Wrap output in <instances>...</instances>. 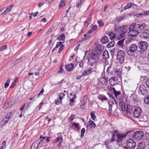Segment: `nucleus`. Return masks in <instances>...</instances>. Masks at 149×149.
Instances as JSON below:
<instances>
[{
    "mask_svg": "<svg viewBox=\"0 0 149 149\" xmlns=\"http://www.w3.org/2000/svg\"><path fill=\"white\" fill-rule=\"evenodd\" d=\"M139 91L142 95H146L147 93L146 86L143 85H140Z\"/></svg>",
    "mask_w": 149,
    "mask_h": 149,
    "instance_id": "nucleus-12",
    "label": "nucleus"
},
{
    "mask_svg": "<svg viewBox=\"0 0 149 149\" xmlns=\"http://www.w3.org/2000/svg\"><path fill=\"white\" fill-rule=\"evenodd\" d=\"M88 64L91 66H93L94 63L97 61L94 59L91 58V57L88 58Z\"/></svg>",
    "mask_w": 149,
    "mask_h": 149,
    "instance_id": "nucleus-30",
    "label": "nucleus"
},
{
    "mask_svg": "<svg viewBox=\"0 0 149 149\" xmlns=\"http://www.w3.org/2000/svg\"><path fill=\"white\" fill-rule=\"evenodd\" d=\"M139 33V31L136 30H131L128 33V36L131 37H134L136 36Z\"/></svg>",
    "mask_w": 149,
    "mask_h": 149,
    "instance_id": "nucleus-14",
    "label": "nucleus"
},
{
    "mask_svg": "<svg viewBox=\"0 0 149 149\" xmlns=\"http://www.w3.org/2000/svg\"><path fill=\"white\" fill-rule=\"evenodd\" d=\"M115 49H113L110 50V53L112 56L113 55V54L115 53Z\"/></svg>",
    "mask_w": 149,
    "mask_h": 149,
    "instance_id": "nucleus-63",
    "label": "nucleus"
},
{
    "mask_svg": "<svg viewBox=\"0 0 149 149\" xmlns=\"http://www.w3.org/2000/svg\"><path fill=\"white\" fill-rule=\"evenodd\" d=\"M91 118L94 120L96 119V117L93 112L91 113Z\"/></svg>",
    "mask_w": 149,
    "mask_h": 149,
    "instance_id": "nucleus-49",
    "label": "nucleus"
},
{
    "mask_svg": "<svg viewBox=\"0 0 149 149\" xmlns=\"http://www.w3.org/2000/svg\"><path fill=\"white\" fill-rule=\"evenodd\" d=\"M10 117L8 116H6L4 117L1 121V124L2 125H4L9 120Z\"/></svg>",
    "mask_w": 149,
    "mask_h": 149,
    "instance_id": "nucleus-26",
    "label": "nucleus"
},
{
    "mask_svg": "<svg viewBox=\"0 0 149 149\" xmlns=\"http://www.w3.org/2000/svg\"><path fill=\"white\" fill-rule=\"evenodd\" d=\"M40 143L39 141L34 142L31 146V149H37Z\"/></svg>",
    "mask_w": 149,
    "mask_h": 149,
    "instance_id": "nucleus-15",
    "label": "nucleus"
},
{
    "mask_svg": "<svg viewBox=\"0 0 149 149\" xmlns=\"http://www.w3.org/2000/svg\"><path fill=\"white\" fill-rule=\"evenodd\" d=\"M127 114H131L132 113V107L130 106H127Z\"/></svg>",
    "mask_w": 149,
    "mask_h": 149,
    "instance_id": "nucleus-31",
    "label": "nucleus"
},
{
    "mask_svg": "<svg viewBox=\"0 0 149 149\" xmlns=\"http://www.w3.org/2000/svg\"><path fill=\"white\" fill-rule=\"evenodd\" d=\"M65 95L63 93H59L58 95L59 96V99L61 100L64 97Z\"/></svg>",
    "mask_w": 149,
    "mask_h": 149,
    "instance_id": "nucleus-45",
    "label": "nucleus"
},
{
    "mask_svg": "<svg viewBox=\"0 0 149 149\" xmlns=\"http://www.w3.org/2000/svg\"><path fill=\"white\" fill-rule=\"evenodd\" d=\"M119 105L122 111H125L126 110L125 104L123 101L120 100L119 102Z\"/></svg>",
    "mask_w": 149,
    "mask_h": 149,
    "instance_id": "nucleus-20",
    "label": "nucleus"
},
{
    "mask_svg": "<svg viewBox=\"0 0 149 149\" xmlns=\"http://www.w3.org/2000/svg\"><path fill=\"white\" fill-rule=\"evenodd\" d=\"M137 49V46L135 44H132L130 46L129 50L131 52H134Z\"/></svg>",
    "mask_w": 149,
    "mask_h": 149,
    "instance_id": "nucleus-18",
    "label": "nucleus"
},
{
    "mask_svg": "<svg viewBox=\"0 0 149 149\" xmlns=\"http://www.w3.org/2000/svg\"><path fill=\"white\" fill-rule=\"evenodd\" d=\"M64 48V47L63 45H61L60 47V49L58 51V53H60L63 50Z\"/></svg>",
    "mask_w": 149,
    "mask_h": 149,
    "instance_id": "nucleus-58",
    "label": "nucleus"
},
{
    "mask_svg": "<svg viewBox=\"0 0 149 149\" xmlns=\"http://www.w3.org/2000/svg\"><path fill=\"white\" fill-rule=\"evenodd\" d=\"M91 58L94 59L95 61H97L99 59V57L95 54H92L91 57Z\"/></svg>",
    "mask_w": 149,
    "mask_h": 149,
    "instance_id": "nucleus-35",
    "label": "nucleus"
},
{
    "mask_svg": "<svg viewBox=\"0 0 149 149\" xmlns=\"http://www.w3.org/2000/svg\"><path fill=\"white\" fill-rule=\"evenodd\" d=\"M74 100V97H72L70 99V105L71 106H73V105Z\"/></svg>",
    "mask_w": 149,
    "mask_h": 149,
    "instance_id": "nucleus-52",
    "label": "nucleus"
},
{
    "mask_svg": "<svg viewBox=\"0 0 149 149\" xmlns=\"http://www.w3.org/2000/svg\"><path fill=\"white\" fill-rule=\"evenodd\" d=\"M83 0H80L79 2L77 3V7H79L82 4V1Z\"/></svg>",
    "mask_w": 149,
    "mask_h": 149,
    "instance_id": "nucleus-57",
    "label": "nucleus"
},
{
    "mask_svg": "<svg viewBox=\"0 0 149 149\" xmlns=\"http://www.w3.org/2000/svg\"><path fill=\"white\" fill-rule=\"evenodd\" d=\"M115 133H116V131H111L110 134L111 136V139L109 141H105V144L107 147L109 146V143H111L115 140L116 139H115L114 138Z\"/></svg>",
    "mask_w": 149,
    "mask_h": 149,
    "instance_id": "nucleus-4",
    "label": "nucleus"
},
{
    "mask_svg": "<svg viewBox=\"0 0 149 149\" xmlns=\"http://www.w3.org/2000/svg\"><path fill=\"white\" fill-rule=\"evenodd\" d=\"M127 144L130 149H134L136 146L135 143L132 139H129L127 141Z\"/></svg>",
    "mask_w": 149,
    "mask_h": 149,
    "instance_id": "nucleus-6",
    "label": "nucleus"
},
{
    "mask_svg": "<svg viewBox=\"0 0 149 149\" xmlns=\"http://www.w3.org/2000/svg\"><path fill=\"white\" fill-rule=\"evenodd\" d=\"M114 42L112 41L108 45L107 47L108 48H110L113 47L114 44Z\"/></svg>",
    "mask_w": 149,
    "mask_h": 149,
    "instance_id": "nucleus-47",
    "label": "nucleus"
},
{
    "mask_svg": "<svg viewBox=\"0 0 149 149\" xmlns=\"http://www.w3.org/2000/svg\"><path fill=\"white\" fill-rule=\"evenodd\" d=\"M114 71V68L111 65H110L107 68L106 72L110 74H113Z\"/></svg>",
    "mask_w": 149,
    "mask_h": 149,
    "instance_id": "nucleus-17",
    "label": "nucleus"
},
{
    "mask_svg": "<svg viewBox=\"0 0 149 149\" xmlns=\"http://www.w3.org/2000/svg\"><path fill=\"white\" fill-rule=\"evenodd\" d=\"M101 76L102 77L100 79V82L102 85H106L108 81V79H106L105 77V73H102Z\"/></svg>",
    "mask_w": 149,
    "mask_h": 149,
    "instance_id": "nucleus-9",
    "label": "nucleus"
},
{
    "mask_svg": "<svg viewBox=\"0 0 149 149\" xmlns=\"http://www.w3.org/2000/svg\"><path fill=\"white\" fill-rule=\"evenodd\" d=\"M61 100H60L59 99H58L56 101L55 104L56 105L59 104L60 103H61Z\"/></svg>",
    "mask_w": 149,
    "mask_h": 149,
    "instance_id": "nucleus-61",
    "label": "nucleus"
},
{
    "mask_svg": "<svg viewBox=\"0 0 149 149\" xmlns=\"http://www.w3.org/2000/svg\"><path fill=\"white\" fill-rule=\"evenodd\" d=\"M109 36L110 39L112 40L115 38V33L113 32H111L109 34Z\"/></svg>",
    "mask_w": 149,
    "mask_h": 149,
    "instance_id": "nucleus-42",
    "label": "nucleus"
},
{
    "mask_svg": "<svg viewBox=\"0 0 149 149\" xmlns=\"http://www.w3.org/2000/svg\"><path fill=\"white\" fill-rule=\"evenodd\" d=\"M11 106V104L9 102H6L3 105V107L4 109H6Z\"/></svg>",
    "mask_w": 149,
    "mask_h": 149,
    "instance_id": "nucleus-40",
    "label": "nucleus"
},
{
    "mask_svg": "<svg viewBox=\"0 0 149 149\" xmlns=\"http://www.w3.org/2000/svg\"><path fill=\"white\" fill-rule=\"evenodd\" d=\"M63 72V70L62 67L61 66L60 67V69L58 72V74H61Z\"/></svg>",
    "mask_w": 149,
    "mask_h": 149,
    "instance_id": "nucleus-55",
    "label": "nucleus"
},
{
    "mask_svg": "<svg viewBox=\"0 0 149 149\" xmlns=\"http://www.w3.org/2000/svg\"><path fill=\"white\" fill-rule=\"evenodd\" d=\"M123 19V17H116L115 21V23H118Z\"/></svg>",
    "mask_w": 149,
    "mask_h": 149,
    "instance_id": "nucleus-39",
    "label": "nucleus"
},
{
    "mask_svg": "<svg viewBox=\"0 0 149 149\" xmlns=\"http://www.w3.org/2000/svg\"><path fill=\"white\" fill-rule=\"evenodd\" d=\"M95 126L96 125L94 122L92 120H90L89 121L86 127L88 130H91L94 128Z\"/></svg>",
    "mask_w": 149,
    "mask_h": 149,
    "instance_id": "nucleus-13",
    "label": "nucleus"
},
{
    "mask_svg": "<svg viewBox=\"0 0 149 149\" xmlns=\"http://www.w3.org/2000/svg\"><path fill=\"white\" fill-rule=\"evenodd\" d=\"M113 92L115 94V96L116 98H118L119 99H120V98H119V97L120 96V95L121 94L120 92L119 91H116L115 88H113Z\"/></svg>",
    "mask_w": 149,
    "mask_h": 149,
    "instance_id": "nucleus-27",
    "label": "nucleus"
},
{
    "mask_svg": "<svg viewBox=\"0 0 149 149\" xmlns=\"http://www.w3.org/2000/svg\"><path fill=\"white\" fill-rule=\"evenodd\" d=\"M66 1V0H62L59 5V7L60 8H62L63 6H65Z\"/></svg>",
    "mask_w": 149,
    "mask_h": 149,
    "instance_id": "nucleus-43",
    "label": "nucleus"
},
{
    "mask_svg": "<svg viewBox=\"0 0 149 149\" xmlns=\"http://www.w3.org/2000/svg\"><path fill=\"white\" fill-rule=\"evenodd\" d=\"M62 42H58L56 45L55 47V48H57L59 46H60Z\"/></svg>",
    "mask_w": 149,
    "mask_h": 149,
    "instance_id": "nucleus-59",
    "label": "nucleus"
},
{
    "mask_svg": "<svg viewBox=\"0 0 149 149\" xmlns=\"http://www.w3.org/2000/svg\"><path fill=\"white\" fill-rule=\"evenodd\" d=\"M146 84L147 87L149 88V79L146 81Z\"/></svg>",
    "mask_w": 149,
    "mask_h": 149,
    "instance_id": "nucleus-64",
    "label": "nucleus"
},
{
    "mask_svg": "<svg viewBox=\"0 0 149 149\" xmlns=\"http://www.w3.org/2000/svg\"><path fill=\"white\" fill-rule=\"evenodd\" d=\"M97 23L100 26H102L104 25V23L101 20H98L97 21Z\"/></svg>",
    "mask_w": 149,
    "mask_h": 149,
    "instance_id": "nucleus-53",
    "label": "nucleus"
},
{
    "mask_svg": "<svg viewBox=\"0 0 149 149\" xmlns=\"http://www.w3.org/2000/svg\"><path fill=\"white\" fill-rule=\"evenodd\" d=\"M98 99L100 100L102 102H103L104 100L107 101L108 100L107 98L104 95L99 97H98Z\"/></svg>",
    "mask_w": 149,
    "mask_h": 149,
    "instance_id": "nucleus-36",
    "label": "nucleus"
},
{
    "mask_svg": "<svg viewBox=\"0 0 149 149\" xmlns=\"http://www.w3.org/2000/svg\"><path fill=\"white\" fill-rule=\"evenodd\" d=\"M124 40V39H123L120 40L119 41L117 42L118 45L121 47H122L123 46V44Z\"/></svg>",
    "mask_w": 149,
    "mask_h": 149,
    "instance_id": "nucleus-37",
    "label": "nucleus"
},
{
    "mask_svg": "<svg viewBox=\"0 0 149 149\" xmlns=\"http://www.w3.org/2000/svg\"><path fill=\"white\" fill-rule=\"evenodd\" d=\"M103 56L104 58H108L109 57L108 52L107 50H105L103 52Z\"/></svg>",
    "mask_w": 149,
    "mask_h": 149,
    "instance_id": "nucleus-34",
    "label": "nucleus"
},
{
    "mask_svg": "<svg viewBox=\"0 0 149 149\" xmlns=\"http://www.w3.org/2000/svg\"><path fill=\"white\" fill-rule=\"evenodd\" d=\"M109 41L108 38L107 36L103 37L101 40V42L103 44L107 43Z\"/></svg>",
    "mask_w": 149,
    "mask_h": 149,
    "instance_id": "nucleus-28",
    "label": "nucleus"
},
{
    "mask_svg": "<svg viewBox=\"0 0 149 149\" xmlns=\"http://www.w3.org/2000/svg\"><path fill=\"white\" fill-rule=\"evenodd\" d=\"M108 104L109 106V111L110 113H112V107L114 105V103L112 100L109 101Z\"/></svg>",
    "mask_w": 149,
    "mask_h": 149,
    "instance_id": "nucleus-22",
    "label": "nucleus"
},
{
    "mask_svg": "<svg viewBox=\"0 0 149 149\" xmlns=\"http://www.w3.org/2000/svg\"><path fill=\"white\" fill-rule=\"evenodd\" d=\"M10 81V79H8L6 81V82L5 83V86L4 87L5 88H6L7 87H8L9 86V83Z\"/></svg>",
    "mask_w": 149,
    "mask_h": 149,
    "instance_id": "nucleus-50",
    "label": "nucleus"
},
{
    "mask_svg": "<svg viewBox=\"0 0 149 149\" xmlns=\"http://www.w3.org/2000/svg\"><path fill=\"white\" fill-rule=\"evenodd\" d=\"M63 139L62 136H60L56 138L55 140L56 142H59V143L57 145V146L59 148L61 146L62 141Z\"/></svg>",
    "mask_w": 149,
    "mask_h": 149,
    "instance_id": "nucleus-19",
    "label": "nucleus"
},
{
    "mask_svg": "<svg viewBox=\"0 0 149 149\" xmlns=\"http://www.w3.org/2000/svg\"><path fill=\"white\" fill-rule=\"evenodd\" d=\"M7 48V45H4L0 47V52H2L3 50H5Z\"/></svg>",
    "mask_w": 149,
    "mask_h": 149,
    "instance_id": "nucleus-48",
    "label": "nucleus"
},
{
    "mask_svg": "<svg viewBox=\"0 0 149 149\" xmlns=\"http://www.w3.org/2000/svg\"><path fill=\"white\" fill-rule=\"evenodd\" d=\"M72 126L73 127L77 128L78 129H79V124L78 123H72Z\"/></svg>",
    "mask_w": 149,
    "mask_h": 149,
    "instance_id": "nucleus-46",
    "label": "nucleus"
},
{
    "mask_svg": "<svg viewBox=\"0 0 149 149\" xmlns=\"http://www.w3.org/2000/svg\"><path fill=\"white\" fill-rule=\"evenodd\" d=\"M74 68V65L72 63L70 64L69 65H66L65 66V69L68 71H70L72 70Z\"/></svg>",
    "mask_w": 149,
    "mask_h": 149,
    "instance_id": "nucleus-25",
    "label": "nucleus"
},
{
    "mask_svg": "<svg viewBox=\"0 0 149 149\" xmlns=\"http://www.w3.org/2000/svg\"><path fill=\"white\" fill-rule=\"evenodd\" d=\"M127 132L125 134H116L115 136L116 137V141L119 143L122 140L125 138L126 136L127 135Z\"/></svg>",
    "mask_w": 149,
    "mask_h": 149,
    "instance_id": "nucleus-7",
    "label": "nucleus"
},
{
    "mask_svg": "<svg viewBox=\"0 0 149 149\" xmlns=\"http://www.w3.org/2000/svg\"><path fill=\"white\" fill-rule=\"evenodd\" d=\"M132 3L131 2H130L129 3H128L127 5L124 8V9L125 10H126L127 9L130 8L132 7Z\"/></svg>",
    "mask_w": 149,
    "mask_h": 149,
    "instance_id": "nucleus-41",
    "label": "nucleus"
},
{
    "mask_svg": "<svg viewBox=\"0 0 149 149\" xmlns=\"http://www.w3.org/2000/svg\"><path fill=\"white\" fill-rule=\"evenodd\" d=\"M92 68H89L87 70L84 71L82 73V75L83 76H85L89 74L90 73L92 72Z\"/></svg>",
    "mask_w": 149,
    "mask_h": 149,
    "instance_id": "nucleus-23",
    "label": "nucleus"
},
{
    "mask_svg": "<svg viewBox=\"0 0 149 149\" xmlns=\"http://www.w3.org/2000/svg\"><path fill=\"white\" fill-rule=\"evenodd\" d=\"M85 130L84 128H83L81 131V136L82 137L84 136V134L85 132Z\"/></svg>",
    "mask_w": 149,
    "mask_h": 149,
    "instance_id": "nucleus-51",
    "label": "nucleus"
},
{
    "mask_svg": "<svg viewBox=\"0 0 149 149\" xmlns=\"http://www.w3.org/2000/svg\"><path fill=\"white\" fill-rule=\"evenodd\" d=\"M109 81L111 85L113 86L119 84L120 82L119 79L116 77L111 78Z\"/></svg>",
    "mask_w": 149,
    "mask_h": 149,
    "instance_id": "nucleus-5",
    "label": "nucleus"
},
{
    "mask_svg": "<svg viewBox=\"0 0 149 149\" xmlns=\"http://www.w3.org/2000/svg\"><path fill=\"white\" fill-rule=\"evenodd\" d=\"M74 117V116L73 114L69 118V121H72Z\"/></svg>",
    "mask_w": 149,
    "mask_h": 149,
    "instance_id": "nucleus-56",
    "label": "nucleus"
},
{
    "mask_svg": "<svg viewBox=\"0 0 149 149\" xmlns=\"http://www.w3.org/2000/svg\"><path fill=\"white\" fill-rule=\"evenodd\" d=\"M144 16H149V11H143Z\"/></svg>",
    "mask_w": 149,
    "mask_h": 149,
    "instance_id": "nucleus-62",
    "label": "nucleus"
},
{
    "mask_svg": "<svg viewBox=\"0 0 149 149\" xmlns=\"http://www.w3.org/2000/svg\"><path fill=\"white\" fill-rule=\"evenodd\" d=\"M121 72L119 69H114V71L113 72V74L116 75L118 77H119L120 76V75Z\"/></svg>",
    "mask_w": 149,
    "mask_h": 149,
    "instance_id": "nucleus-29",
    "label": "nucleus"
},
{
    "mask_svg": "<svg viewBox=\"0 0 149 149\" xmlns=\"http://www.w3.org/2000/svg\"><path fill=\"white\" fill-rule=\"evenodd\" d=\"M13 7V5H11V6H10L8 7L2 13L1 15H4L5 14L8 13L10 12L11 10H12V8Z\"/></svg>",
    "mask_w": 149,
    "mask_h": 149,
    "instance_id": "nucleus-21",
    "label": "nucleus"
},
{
    "mask_svg": "<svg viewBox=\"0 0 149 149\" xmlns=\"http://www.w3.org/2000/svg\"><path fill=\"white\" fill-rule=\"evenodd\" d=\"M139 47L143 51H145L146 49L148 44L146 42L143 41L139 42Z\"/></svg>",
    "mask_w": 149,
    "mask_h": 149,
    "instance_id": "nucleus-10",
    "label": "nucleus"
},
{
    "mask_svg": "<svg viewBox=\"0 0 149 149\" xmlns=\"http://www.w3.org/2000/svg\"><path fill=\"white\" fill-rule=\"evenodd\" d=\"M97 29V26L96 25H93L91 26V28L88 32V33H90L95 31Z\"/></svg>",
    "mask_w": 149,
    "mask_h": 149,
    "instance_id": "nucleus-32",
    "label": "nucleus"
},
{
    "mask_svg": "<svg viewBox=\"0 0 149 149\" xmlns=\"http://www.w3.org/2000/svg\"><path fill=\"white\" fill-rule=\"evenodd\" d=\"M44 91V89L43 88L40 91V92L39 93V94H38V95H37V97H39L40 95H42V93Z\"/></svg>",
    "mask_w": 149,
    "mask_h": 149,
    "instance_id": "nucleus-60",
    "label": "nucleus"
},
{
    "mask_svg": "<svg viewBox=\"0 0 149 149\" xmlns=\"http://www.w3.org/2000/svg\"><path fill=\"white\" fill-rule=\"evenodd\" d=\"M87 95H85L82 98V100L81 101V104H85L87 101Z\"/></svg>",
    "mask_w": 149,
    "mask_h": 149,
    "instance_id": "nucleus-33",
    "label": "nucleus"
},
{
    "mask_svg": "<svg viewBox=\"0 0 149 149\" xmlns=\"http://www.w3.org/2000/svg\"><path fill=\"white\" fill-rule=\"evenodd\" d=\"M144 102L146 104H149V95L144 98Z\"/></svg>",
    "mask_w": 149,
    "mask_h": 149,
    "instance_id": "nucleus-44",
    "label": "nucleus"
},
{
    "mask_svg": "<svg viewBox=\"0 0 149 149\" xmlns=\"http://www.w3.org/2000/svg\"><path fill=\"white\" fill-rule=\"evenodd\" d=\"M140 36L142 38L146 39L149 37V34L145 32H143L141 33Z\"/></svg>",
    "mask_w": 149,
    "mask_h": 149,
    "instance_id": "nucleus-24",
    "label": "nucleus"
},
{
    "mask_svg": "<svg viewBox=\"0 0 149 149\" xmlns=\"http://www.w3.org/2000/svg\"><path fill=\"white\" fill-rule=\"evenodd\" d=\"M143 135L144 133L142 131H137L134 133L133 138L134 139L139 140L143 137Z\"/></svg>",
    "mask_w": 149,
    "mask_h": 149,
    "instance_id": "nucleus-3",
    "label": "nucleus"
},
{
    "mask_svg": "<svg viewBox=\"0 0 149 149\" xmlns=\"http://www.w3.org/2000/svg\"><path fill=\"white\" fill-rule=\"evenodd\" d=\"M146 24L144 23L140 24L133 23L130 26V29H134L136 31H139H139L143 30Z\"/></svg>",
    "mask_w": 149,
    "mask_h": 149,
    "instance_id": "nucleus-1",
    "label": "nucleus"
},
{
    "mask_svg": "<svg viewBox=\"0 0 149 149\" xmlns=\"http://www.w3.org/2000/svg\"><path fill=\"white\" fill-rule=\"evenodd\" d=\"M103 49V47L100 44H98L96 46L95 49V53L98 55H100L102 54Z\"/></svg>",
    "mask_w": 149,
    "mask_h": 149,
    "instance_id": "nucleus-8",
    "label": "nucleus"
},
{
    "mask_svg": "<svg viewBox=\"0 0 149 149\" xmlns=\"http://www.w3.org/2000/svg\"><path fill=\"white\" fill-rule=\"evenodd\" d=\"M116 58L120 63H123L125 58V53L123 51L119 50L117 53Z\"/></svg>",
    "mask_w": 149,
    "mask_h": 149,
    "instance_id": "nucleus-2",
    "label": "nucleus"
},
{
    "mask_svg": "<svg viewBox=\"0 0 149 149\" xmlns=\"http://www.w3.org/2000/svg\"><path fill=\"white\" fill-rule=\"evenodd\" d=\"M65 38V35L64 34H61L58 38V39L59 41H63Z\"/></svg>",
    "mask_w": 149,
    "mask_h": 149,
    "instance_id": "nucleus-38",
    "label": "nucleus"
},
{
    "mask_svg": "<svg viewBox=\"0 0 149 149\" xmlns=\"http://www.w3.org/2000/svg\"><path fill=\"white\" fill-rule=\"evenodd\" d=\"M128 29V28L127 26H123L120 27L118 31L121 33H125L127 31Z\"/></svg>",
    "mask_w": 149,
    "mask_h": 149,
    "instance_id": "nucleus-16",
    "label": "nucleus"
},
{
    "mask_svg": "<svg viewBox=\"0 0 149 149\" xmlns=\"http://www.w3.org/2000/svg\"><path fill=\"white\" fill-rule=\"evenodd\" d=\"M136 16H137L138 17H142L143 16H144L143 11L141 13H139L136 14Z\"/></svg>",
    "mask_w": 149,
    "mask_h": 149,
    "instance_id": "nucleus-54",
    "label": "nucleus"
},
{
    "mask_svg": "<svg viewBox=\"0 0 149 149\" xmlns=\"http://www.w3.org/2000/svg\"><path fill=\"white\" fill-rule=\"evenodd\" d=\"M142 111L140 108H136L133 112V115L135 118H138L141 115Z\"/></svg>",
    "mask_w": 149,
    "mask_h": 149,
    "instance_id": "nucleus-11",
    "label": "nucleus"
}]
</instances>
